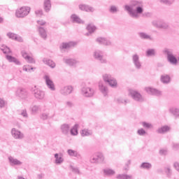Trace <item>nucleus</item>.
Returning a JSON list of instances; mask_svg holds the SVG:
<instances>
[{
  "label": "nucleus",
  "instance_id": "nucleus-1",
  "mask_svg": "<svg viewBox=\"0 0 179 179\" xmlns=\"http://www.w3.org/2000/svg\"><path fill=\"white\" fill-rule=\"evenodd\" d=\"M124 10H127L131 17L138 19L139 15L143 13V2L142 1L132 0L130 2V6H124Z\"/></svg>",
  "mask_w": 179,
  "mask_h": 179
},
{
  "label": "nucleus",
  "instance_id": "nucleus-2",
  "mask_svg": "<svg viewBox=\"0 0 179 179\" xmlns=\"http://www.w3.org/2000/svg\"><path fill=\"white\" fill-rule=\"evenodd\" d=\"M30 13L29 7H21L20 9L17 10L15 12V16L17 17H24Z\"/></svg>",
  "mask_w": 179,
  "mask_h": 179
},
{
  "label": "nucleus",
  "instance_id": "nucleus-3",
  "mask_svg": "<svg viewBox=\"0 0 179 179\" xmlns=\"http://www.w3.org/2000/svg\"><path fill=\"white\" fill-rule=\"evenodd\" d=\"M32 92L34 97L38 100H43V99H44L45 96V94L44 93V92L37 88L36 86L32 88Z\"/></svg>",
  "mask_w": 179,
  "mask_h": 179
},
{
  "label": "nucleus",
  "instance_id": "nucleus-4",
  "mask_svg": "<svg viewBox=\"0 0 179 179\" xmlns=\"http://www.w3.org/2000/svg\"><path fill=\"white\" fill-rule=\"evenodd\" d=\"M16 96L22 99V100H26L29 97V92L26 89L18 88L15 92Z\"/></svg>",
  "mask_w": 179,
  "mask_h": 179
},
{
  "label": "nucleus",
  "instance_id": "nucleus-5",
  "mask_svg": "<svg viewBox=\"0 0 179 179\" xmlns=\"http://www.w3.org/2000/svg\"><path fill=\"white\" fill-rule=\"evenodd\" d=\"M104 82H107L109 83L111 87H117V80L114 79V78L111 77V76L108 74H104L103 76Z\"/></svg>",
  "mask_w": 179,
  "mask_h": 179
},
{
  "label": "nucleus",
  "instance_id": "nucleus-6",
  "mask_svg": "<svg viewBox=\"0 0 179 179\" xmlns=\"http://www.w3.org/2000/svg\"><path fill=\"white\" fill-rule=\"evenodd\" d=\"M92 163H101L104 162V156L101 153H96L90 158Z\"/></svg>",
  "mask_w": 179,
  "mask_h": 179
},
{
  "label": "nucleus",
  "instance_id": "nucleus-7",
  "mask_svg": "<svg viewBox=\"0 0 179 179\" xmlns=\"http://www.w3.org/2000/svg\"><path fill=\"white\" fill-rule=\"evenodd\" d=\"M129 94L131 96L134 100H136V101H143V98L142 97V95L139 94V92L131 90H129Z\"/></svg>",
  "mask_w": 179,
  "mask_h": 179
},
{
  "label": "nucleus",
  "instance_id": "nucleus-8",
  "mask_svg": "<svg viewBox=\"0 0 179 179\" xmlns=\"http://www.w3.org/2000/svg\"><path fill=\"white\" fill-rule=\"evenodd\" d=\"M82 93L85 97H92L94 94V90L90 87H84L82 89Z\"/></svg>",
  "mask_w": 179,
  "mask_h": 179
},
{
  "label": "nucleus",
  "instance_id": "nucleus-9",
  "mask_svg": "<svg viewBox=\"0 0 179 179\" xmlns=\"http://www.w3.org/2000/svg\"><path fill=\"white\" fill-rule=\"evenodd\" d=\"M21 54L23 58H24V59L27 61L29 64H36V60L34 59V58H33V56L29 55L28 52L22 50Z\"/></svg>",
  "mask_w": 179,
  "mask_h": 179
},
{
  "label": "nucleus",
  "instance_id": "nucleus-10",
  "mask_svg": "<svg viewBox=\"0 0 179 179\" xmlns=\"http://www.w3.org/2000/svg\"><path fill=\"white\" fill-rule=\"evenodd\" d=\"M165 52L167 55L168 61H169L171 64H173V65H176L178 62V60L177 58L173 55V52L169 50H165Z\"/></svg>",
  "mask_w": 179,
  "mask_h": 179
},
{
  "label": "nucleus",
  "instance_id": "nucleus-11",
  "mask_svg": "<svg viewBox=\"0 0 179 179\" xmlns=\"http://www.w3.org/2000/svg\"><path fill=\"white\" fill-rule=\"evenodd\" d=\"M44 79L46 82L48 87L50 90H55V85H54V82H52L51 78H50V76L46 75L45 76Z\"/></svg>",
  "mask_w": 179,
  "mask_h": 179
},
{
  "label": "nucleus",
  "instance_id": "nucleus-12",
  "mask_svg": "<svg viewBox=\"0 0 179 179\" xmlns=\"http://www.w3.org/2000/svg\"><path fill=\"white\" fill-rule=\"evenodd\" d=\"M11 134L15 139H23V134L15 128L12 129Z\"/></svg>",
  "mask_w": 179,
  "mask_h": 179
},
{
  "label": "nucleus",
  "instance_id": "nucleus-13",
  "mask_svg": "<svg viewBox=\"0 0 179 179\" xmlns=\"http://www.w3.org/2000/svg\"><path fill=\"white\" fill-rule=\"evenodd\" d=\"M145 90L147 93L153 94L154 96H160L162 94V92L152 87H146Z\"/></svg>",
  "mask_w": 179,
  "mask_h": 179
},
{
  "label": "nucleus",
  "instance_id": "nucleus-14",
  "mask_svg": "<svg viewBox=\"0 0 179 179\" xmlns=\"http://www.w3.org/2000/svg\"><path fill=\"white\" fill-rule=\"evenodd\" d=\"M8 37L9 38H12V40H15V41H19L20 43H22L23 41V38L20 36H18L17 35L13 34V33H8L7 34Z\"/></svg>",
  "mask_w": 179,
  "mask_h": 179
},
{
  "label": "nucleus",
  "instance_id": "nucleus-15",
  "mask_svg": "<svg viewBox=\"0 0 179 179\" xmlns=\"http://www.w3.org/2000/svg\"><path fill=\"white\" fill-rule=\"evenodd\" d=\"M72 86H66L61 90V93L62 94L66 96L67 94H71V93H72Z\"/></svg>",
  "mask_w": 179,
  "mask_h": 179
},
{
  "label": "nucleus",
  "instance_id": "nucleus-16",
  "mask_svg": "<svg viewBox=\"0 0 179 179\" xmlns=\"http://www.w3.org/2000/svg\"><path fill=\"white\" fill-rule=\"evenodd\" d=\"M94 57L96 59H99L101 61L102 64H104L106 62V59H103V53L100 51H96L94 52Z\"/></svg>",
  "mask_w": 179,
  "mask_h": 179
},
{
  "label": "nucleus",
  "instance_id": "nucleus-17",
  "mask_svg": "<svg viewBox=\"0 0 179 179\" xmlns=\"http://www.w3.org/2000/svg\"><path fill=\"white\" fill-rule=\"evenodd\" d=\"M43 6L45 12H50L51 10V0H45Z\"/></svg>",
  "mask_w": 179,
  "mask_h": 179
},
{
  "label": "nucleus",
  "instance_id": "nucleus-18",
  "mask_svg": "<svg viewBox=\"0 0 179 179\" xmlns=\"http://www.w3.org/2000/svg\"><path fill=\"white\" fill-rule=\"evenodd\" d=\"M99 87L101 93H103L104 96H107V93H108V90L106 88V86L103 85L102 82L99 83Z\"/></svg>",
  "mask_w": 179,
  "mask_h": 179
},
{
  "label": "nucleus",
  "instance_id": "nucleus-19",
  "mask_svg": "<svg viewBox=\"0 0 179 179\" xmlns=\"http://www.w3.org/2000/svg\"><path fill=\"white\" fill-rule=\"evenodd\" d=\"M79 9H80V10H85V12H93L94 10V8L86 5H80Z\"/></svg>",
  "mask_w": 179,
  "mask_h": 179
},
{
  "label": "nucleus",
  "instance_id": "nucleus-20",
  "mask_svg": "<svg viewBox=\"0 0 179 179\" xmlns=\"http://www.w3.org/2000/svg\"><path fill=\"white\" fill-rule=\"evenodd\" d=\"M69 124H64L61 126V131L64 135H67L69 133Z\"/></svg>",
  "mask_w": 179,
  "mask_h": 179
},
{
  "label": "nucleus",
  "instance_id": "nucleus-21",
  "mask_svg": "<svg viewBox=\"0 0 179 179\" xmlns=\"http://www.w3.org/2000/svg\"><path fill=\"white\" fill-rule=\"evenodd\" d=\"M133 61L134 64H135L136 67L139 69L141 68V62H139V56L137 55H134L133 56Z\"/></svg>",
  "mask_w": 179,
  "mask_h": 179
},
{
  "label": "nucleus",
  "instance_id": "nucleus-22",
  "mask_svg": "<svg viewBox=\"0 0 179 179\" xmlns=\"http://www.w3.org/2000/svg\"><path fill=\"white\" fill-rule=\"evenodd\" d=\"M55 158L56 164H61V163L64 162V158H62V154H55Z\"/></svg>",
  "mask_w": 179,
  "mask_h": 179
},
{
  "label": "nucleus",
  "instance_id": "nucleus-23",
  "mask_svg": "<svg viewBox=\"0 0 179 179\" xmlns=\"http://www.w3.org/2000/svg\"><path fill=\"white\" fill-rule=\"evenodd\" d=\"M8 160L10 163H11L12 165L13 166H20L22 164V162L17 160V159H15L12 157H10L8 158Z\"/></svg>",
  "mask_w": 179,
  "mask_h": 179
},
{
  "label": "nucleus",
  "instance_id": "nucleus-24",
  "mask_svg": "<svg viewBox=\"0 0 179 179\" xmlns=\"http://www.w3.org/2000/svg\"><path fill=\"white\" fill-rule=\"evenodd\" d=\"M153 24L158 29H167L168 25L166 23H161L160 22H154Z\"/></svg>",
  "mask_w": 179,
  "mask_h": 179
},
{
  "label": "nucleus",
  "instance_id": "nucleus-25",
  "mask_svg": "<svg viewBox=\"0 0 179 179\" xmlns=\"http://www.w3.org/2000/svg\"><path fill=\"white\" fill-rule=\"evenodd\" d=\"M97 43H99V44H104L105 45H110L111 44V42L110 41H107L104 38H98L96 39Z\"/></svg>",
  "mask_w": 179,
  "mask_h": 179
},
{
  "label": "nucleus",
  "instance_id": "nucleus-26",
  "mask_svg": "<svg viewBox=\"0 0 179 179\" xmlns=\"http://www.w3.org/2000/svg\"><path fill=\"white\" fill-rule=\"evenodd\" d=\"M87 30L89 33H87L85 35L89 36L90 34H92V33H94L96 30V27L92 24H88L87 27Z\"/></svg>",
  "mask_w": 179,
  "mask_h": 179
},
{
  "label": "nucleus",
  "instance_id": "nucleus-27",
  "mask_svg": "<svg viewBox=\"0 0 179 179\" xmlns=\"http://www.w3.org/2000/svg\"><path fill=\"white\" fill-rule=\"evenodd\" d=\"M43 61L44 64L48 65V66H50V68H55V63L52 60L48 59H43Z\"/></svg>",
  "mask_w": 179,
  "mask_h": 179
},
{
  "label": "nucleus",
  "instance_id": "nucleus-28",
  "mask_svg": "<svg viewBox=\"0 0 179 179\" xmlns=\"http://www.w3.org/2000/svg\"><path fill=\"white\" fill-rule=\"evenodd\" d=\"M78 128H79V124H75L74 127L70 130V134L73 136H76L78 135Z\"/></svg>",
  "mask_w": 179,
  "mask_h": 179
},
{
  "label": "nucleus",
  "instance_id": "nucleus-29",
  "mask_svg": "<svg viewBox=\"0 0 179 179\" xmlns=\"http://www.w3.org/2000/svg\"><path fill=\"white\" fill-rule=\"evenodd\" d=\"M92 134L93 132H92V130H89L87 129H83L80 132L81 136H90V135H92Z\"/></svg>",
  "mask_w": 179,
  "mask_h": 179
},
{
  "label": "nucleus",
  "instance_id": "nucleus-30",
  "mask_svg": "<svg viewBox=\"0 0 179 179\" xmlns=\"http://www.w3.org/2000/svg\"><path fill=\"white\" fill-rule=\"evenodd\" d=\"M168 131H170V127L169 126H164L158 129L157 132L158 134H164L165 132H168Z\"/></svg>",
  "mask_w": 179,
  "mask_h": 179
},
{
  "label": "nucleus",
  "instance_id": "nucleus-31",
  "mask_svg": "<svg viewBox=\"0 0 179 179\" xmlns=\"http://www.w3.org/2000/svg\"><path fill=\"white\" fill-rule=\"evenodd\" d=\"M71 20L74 23H84V22L78 17L76 15H71Z\"/></svg>",
  "mask_w": 179,
  "mask_h": 179
},
{
  "label": "nucleus",
  "instance_id": "nucleus-32",
  "mask_svg": "<svg viewBox=\"0 0 179 179\" xmlns=\"http://www.w3.org/2000/svg\"><path fill=\"white\" fill-rule=\"evenodd\" d=\"M38 30L41 37H42V38H47V32L45 31V29L43 27H39Z\"/></svg>",
  "mask_w": 179,
  "mask_h": 179
},
{
  "label": "nucleus",
  "instance_id": "nucleus-33",
  "mask_svg": "<svg viewBox=\"0 0 179 179\" xmlns=\"http://www.w3.org/2000/svg\"><path fill=\"white\" fill-rule=\"evenodd\" d=\"M6 59L9 61V62H15V64H17V65H19L20 62L17 61V58H15L10 55H6Z\"/></svg>",
  "mask_w": 179,
  "mask_h": 179
},
{
  "label": "nucleus",
  "instance_id": "nucleus-34",
  "mask_svg": "<svg viewBox=\"0 0 179 179\" xmlns=\"http://www.w3.org/2000/svg\"><path fill=\"white\" fill-rule=\"evenodd\" d=\"M55 115V113H53L52 115H50V113H43L41 118L42 120H48V118H52V117H54Z\"/></svg>",
  "mask_w": 179,
  "mask_h": 179
},
{
  "label": "nucleus",
  "instance_id": "nucleus-35",
  "mask_svg": "<svg viewBox=\"0 0 179 179\" xmlns=\"http://www.w3.org/2000/svg\"><path fill=\"white\" fill-rule=\"evenodd\" d=\"M75 43L74 42H70V43H62V47H60V48H71V47H73V45H75Z\"/></svg>",
  "mask_w": 179,
  "mask_h": 179
},
{
  "label": "nucleus",
  "instance_id": "nucleus-36",
  "mask_svg": "<svg viewBox=\"0 0 179 179\" xmlns=\"http://www.w3.org/2000/svg\"><path fill=\"white\" fill-rule=\"evenodd\" d=\"M64 62L71 66H73L76 64V60L72 59H64Z\"/></svg>",
  "mask_w": 179,
  "mask_h": 179
},
{
  "label": "nucleus",
  "instance_id": "nucleus-37",
  "mask_svg": "<svg viewBox=\"0 0 179 179\" xmlns=\"http://www.w3.org/2000/svg\"><path fill=\"white\" fill-rule=\"evenodd\" d=\"M103 173L106 176H114V174H115V171L108 169H104Z\"/></svg>",
  "mask_w": 179,
  "mask_h": 179
},
{
  "label": "nucleus",
  "instance_id": "nucleus-38",
  "mask_svg": "<svg viewBox=\"0 0 179 179\" xmlns=\"http://www.w3.org/2000/svg\"><path fill=\"white\" fill-rule=\"evenodd\" d=\"M67 152L69 156H73V157H78V156H79V153H78L77 151H75L73 150H68Z\"/></svg>",
  "mask_w": 179,
  "mask_h": 179
},
{
  "label": "nucleus",
  "instance_id": "nucleus-39",
  "mask_svg": "<svg viewBox=\"0 0 179 179\" xmlns=\"http://www.w3.org/2000/svg\"><path fill=\"white\" fill-rule=\"evenodd\" d=\"M161 80L163 83H169L170 82V76L166 75L161 77Z\"/></svg>",
  "mask_w": 179,
  "mask_h": 179
},
{
  "label": "nucleus",
  "instance_id": "nucleus-40",
  "mask_svg": "<svg viewBox=\"0 0 179 179\" xmlns=\"http://www.w3.org/2000/svg\"><path fill=\"white\" fill-rule=\"evenodd\" d=\"M117 178L118 179H132V176L131 175H118L117 176Z\"/></svg>",
  "mask_w": 179,
  "mask_h": 179
},
{
  "label": "nucleus",
  "instance_id": "nucleus-41",
  "mask_svg": "<svg viewBox=\"0 0 179 179\" xmlns=\"http://www.w3.org/2000/svg\"><path fill=\"white\" fill-rule=\"evenodd\" d=\"M1 50L3 51V54H9V52H10V49L5 45L1 46Z\"/></svg>",
  "mask_w": 179,
  "mask_h": 179
},
{
  "label": "nucleus",
  "instance_id": "nucleus-42",
  "mask_svg": "<svg viewBox=\"0 0 179 179\" xmlns=\"http://www.w3.org/2000/svg\"><path fill=\"white\" fill-rule=\"evenodd\" d=\"M171 113H173L175 117H179V109L178 108H171L170 109Z\"/></svg>",
  "mask_w": 179,
  "mask_h": 179
},
{
  "label": "nucleus",
  "instance_id": "nucleus-43",
  "mask_svg": "<svg viewBox=\"0 0 179 179\" xmlns=\"http://www.w3.org/2000/svg\"><path fill=\"white\" fill-rule=\"evenodd\" d=\"M155 50L153 49H150L146 52L147 57H152V55H155Z\"/></svg>",
  "mask_w": 179,
  "mask_h": 179
},
{
  "label": "nucleus",
  "instance_id": "nucleus-44",
  "mask_svg": "<svg viewBox=\"0 0 179 179\" xmlns=\"http://www.w3.org/2000/svg\"><path fill=\"white\" fill-rule=\"evenodd\" d=\"M33 69H36V68L30 67V66H23V71H25V72H29L30 71H33Z\"/></svg>",
  "mask_w": 179,
  "mask_h": 179
},
{
  "label": "nucleus",
  "instance_id": "nucleus-45",
  "mask_svg": "<svg viewBox=\"0 0 179 179\" xmlns=\"http://www.w3.org/2000/svg\"><path fill=\"white\" fill-rule=\"evenodd\" d=\"M159 1L162 3H165V5H171V3H173V2H174L173 0H171V1H169V0H159Z\"/></svg>",
  "mask_w": 179,
  "mask_h": 179
},
{
  "label": "nucleus",
  "instance_id": "nucleus-46",
  "mask_svg": "<svg viewBox=\"0 0 179 179\" xmlns=\"http://www.w3.org/2000/svg\"><path fill=\"white\" fill-rule=\"evenodd\" d=\"M140 37L141 38H145V39L150 38V36L149 35H148V34H145L143 32L140 33Z\"/></svg>",
  "mask_w": 179,
  "mask_h": 179
},
{
  "label": "nucleus",
  "instance_id": "nucleus-47",
  "mask_svg": "<svg viewBox=\"0 0 179 179\" xmlns=\"http://www.w3.org/2000/svg\"><path fill=\"white\" fill-rule=\"evenodd\" d=\"M141 167L143 169H150V167H152V164H149V163H143L141 165Z\"/></svg>",
  "mask_w": 179,
  "mask_h": 179
},
{
  "label": "nucleus",
  "instance_id": "nucleus-48",
  "mask_svg": "<svg viewBox=\"0 0 179 179\" xmlns=\"http://www.w3.org/2000/svg\"><path fill=\"white\" fill-rule=\"evenodd\" d=\"M32 113H38L40 111V106H34L31 108Z\"/></svg>",
  "mask_w": 179,
  "mask_h": 179
},
{
  "label": "nucleus",
  "instance_id": "nucleus-49",
  "mask_svg": "<svg viewBox=\"0 0 179 179\" xmlns=\"http://www.w3.org/2000/svg\"><path fill=\"white\" fill-rule=\"evenodd\" d=\"M36 16H38V17L43 16V10H38L35 12Z\"/></svg>",
  "mask_w": 179,
  "mask_h": 179
},
{
  "label": "nucleus",
  "instance_id": "nucleus-50",
  "mask_svg": "<svg viewBox=\"0 0 179 179\" xmlns=\"http://www.w3.org/2000/svg\"><path fill=\"white\" fill-rule=\"evenodd\" d=\"M138 135L143 136L146 134V131L143 129H141L138 130Z\"/></svg>",
  "mask_w": 179,
  "mask_h": 179
},
{
  "label": "nucleus",
  "instance_id": "nucleus-51",
  "mask_svg": "<svg viewBox=\"0 0 179 179\" xmlns=\"http://www.w3.org/2000/svg\"><path fill=\"white\" fill-rule=\"evenodd\" d=\"M21 115H22V117H24V118H27V111L26 110H22L21 111Z\"/></svg>",
  "mask_w": 179,
  "mask_h": 179
},
{
  "label": "nucleus",
  "instance_id": "nucleus-52",
  "mask_svg": "<svg viewBox=\"0 0 179 179\" xmlns=\"http://www.w3.org/2000/svg\"><path fill=\"white\" fill-rule=\"evenodd\" d=\"M143 126L144 128H152V124L150 123H147V122H143Z\"/></svg>",
  "mask_w": 179,
  "mask_h": 179
},
{
  "label": "nucleus",
  "instance_id": "nucleus-53",
  "mask_svg": "<svg viewBox=\"0 0 179 179\" xmlns=\"http://www.w3.org/2000/svg\"><path fill=\"white\" fill-rule=\"evenodd\" d=\"M71 169L72 171H73V173L79 174V169H78V168L71 166Z\"/></svg>",
  "mask_w": 179,
  "mask_h": 179
},
{
  "label": "nucleus",
  "instance_id": "nucleus-54",
  "mask_svg": "<svg viewBox=\"0 0 179 179\" xmlns=\"http://www.w3.org/2000/svg\"><path fill=\"white\" fill-rule=\"evenodd\" d=\"M110 11L112 12L113 13L117 12V7L112 6L110 7Z\"/></svg>",
  "mask_w": 179,
  "mask_h": 179
},
{
  "label": "nucleus",
  "instance_id": "nucleus-55",
  "mask_svg": "<svg viewBox=\"0 0 179 179\" xmlns=\"http://www.w3.org/2000/svg\"><path fill=\"white\" fill-rule=\"evenodd\" d=\"M5 107V101L3 99H0V108Z\"/></svg>",
  "mask_w": 179,
  "mask_h": 179
},
{
  "label": "nucleus",
  "instance_id": "nucleus-56",
  "mask_svg": "<svg viewBox=\"0 0 179 179\" xmlns=\"http://www.w3.org/2000/svg\"><path fill=\"white\" fill-rule=\"evenodd\" d=\"M37 23H38V24H40L41 26H44V24L45 22H44V20H41L37 21Z\"/></svg>",
  "mask_w": 179,
  "mask_h": 179
},
{
  "label": "nucleus",
  "instance_id": "nucleus-57",
  "mask_svg": "<svg viewBox=\"0 0 179 179\" xmlns=\"http://www.w3.org/2000/svg\"><path fill=\"white\" fill-rule=\"evenodd\" d=\"M160 155H167V150H160Z\"/></svg>",
  "mask_w": 179,
  "mask_h": 179
},
{
  "label": "nucleus",
  "instance_id": "nucleus-58",
  "mask_svg": "<svg viewBox=\"0 0 179 179\" xmlns=\"http://www.w3.org/2000/svg\"><path fill=\"white\" fill-rule=\"evenodd\" d=\"M66 106L68 107H72V106H73V103H72V102H71V101H67L66 102Z\"/></svg>",
  "mask_w": 179,
  "mask_h": 179
},
{
  "label": "nucleus",
  "instance_id": "nucleus-59",
  "mask_svg": "<svg viewBox=\"0 0 179 179\" xmlns=\"http://www.w3.org/2000/svg\"><path fill=\"white\" fill-rule=\"evenodd\" d=\"M173 148H174V149H178V148H179V144H174V145H173Z\"/></svg>",
  "mask_w": 179,
  "mask_h": 179
},
{
  "label": "nucleus",
  "instance_id": "nucleus-60",
  "mask_svg": "<svg viewBox=\"0 0 179 179\" xmlns=\"http://www.w3.org/2000/svg\"><path fill=\"white\" fill-rule=\"evenodd\" d=\"M168 173H170V168H167Z\"/></svg>",
  "mask_w": 179,
  "mask_h": 179
},
{
  "label": "nucleus",
  "instance_id": "nucleus-61",
  "mask_svg": "<svg viewBox=\"0 0 179 179\" xmlns=\"http://www.w3.org/2000/svg\"><path fill=\"white\" fill-rule=\"evenodd\" d=\"M2 17H0V23L2 22Z\"/></svg>",
  "mask_w": 179,
  "mask_h": 179
},
{
  "label": "nucleus",
  "instance_id": "nucleus-62",
  "mask_svg": "<svg viewBox=\"0 0 179 179\" xmlns=\"http://www.w3.org/2000/svg\"><path fill=\"white\" fill-rule=\"evenodd\" d=\"M124 101V103H125V104H126V103H127V101Z\"/></svg>",
  "mask_w": 179,
  "mask_h": 179
},
{
  "label": "nucleus",
  "instance_id": "nucleus-63",
  "mask_svg": "<svg viewBox=\"0 0 179 179\" xmlns=\"http://www.w3.org/2000/svg\"><path fill=\"white\" fill-rule=\"evenodd\" d=\"M0 41H1V37H0Z\"/></svg>",
  "mask_w": 179,
  "mask_h": 179
}]
</instances>
